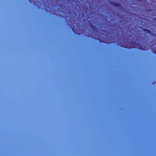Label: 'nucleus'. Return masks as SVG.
<instances>
[{
	"label": "nucleus",
	"instance_id": "obj_4",
	"mask_svg": "<svg viewBox=\"0 0 156 156\" xmlns=\"http://www.w3.org/2000/svg\"><path fill=\"white\" fill-rule=\"evenodd\" d=\"M90 27L94 32H97L98 30V28L92 25H90Z\"/></svg>",
	"mask_w": 156,
	"mask_h": 156
},
{
	"label": "nucleus",
	"instance_id": "obj_6",
	"mask_svg": "<svg viewBox=\"0 0 156 156\" xmlns=\"http://www.w3.org/2000/svg\"><path fill=\"white\" fill-rule=\"evenodd\" d=\"M143 30L144 31L145 33L148 34H151V32L150 30H147L146 28H143Z\"/></svg>",
	"mask_w": 156,
	"mask_h": 156
},
{
	"label": "nucleus",
	"instance_id": "obj_7",
	"mask_svg": "<svg viewBox=\"0 0 156 156\" xmlns=\"http://www.w3.org/2000/svg\"><path fill=\"white\" fill-rule=\"evenodd\" d=\"M151 50L154 53L156 54V47L154 49H151Z\"/></svg>",
	"mask_w": 156,
	"mask_h": 156
},
{
	"label": "nucleus",
	"instance_id": "obj_2",
	"mask_svg": "<svg viewBox=\"0 0 156 156\" xmlns=\"http://www.w3.org/2000/svg\"><path fill=\"white\" fill-rule=\"evenodd\" d=\"M79 24L78 23L76 24L77 27L75 28V27L73 25V27L72 26V31L74 32L75 34H77L79 35L81 33V31L80 30V28L78 27Z\"/></svg>",
	"mask_w": 156,
	"mask_h": 156
},
{
	"label": "nucleus",
	"instance_id": "obj_5",
	"mask_svg": "<svg viewBox=\"0 0 156 156\" xmlns=\"http://www.w3.org/2000/svg\"><path fill=\"white\" fill-rule=\"evenodd\" d=\"M111 4L113 5L114 6L116 7H120V6L119 5V4L118 3H116L115 2H111Z\"/></svg>",
	"mask_w": 156,
	"mask_h": 156
},
{
	"label": "nucleus",
	"instance_id": "obj_3",
	"mask_svg": "<svg viewBox=\"0 0 156 156\" xmlns=\"http://www.w3.org/2000/svg\"><path fill=\"white\" fill-rule=\"evenodd\" d=\"M29 2L31 3V2H33V4H34L35 5L37 6L38 8H39V6H40V5H39L40 2L38 1H35L34 0H28Z\"/></svg>",
	"mask_w": 156,
	"mask_h": 156
},
{
	"label": "nucleus",
	"instance_id": "obj_8",
	"mask_svg": "<svg viewBox=\"0 0 156 156\" xmlns=\"http://www.w3.org/2000/svg\"><path fill=\"white\" fill-rule=\"evenodd\" d=\"M44 3H43L44 6L45 8V10H46V11H47V9L46 8V7L45 6V5H45V4L46 3H44Z\"/></svg>",
	"mask_w": 156,
	"mask_h": 156
},
{
	"label": "nucleus",
	"instance_id": "obj_9",
	"mask_svg": "<svg viewBox=\"0 0 156 156\" xmlns=\"http://www.w3.org/2000/svg\"><path fill=\"white\" fill-rule=\"evenodd\" d=\"M156 83V82H153V83H152V84H155V83Z\"/></svg>",
	"mask_w": 156,
	"mask_h": 156
},
{
	"label": "nucleus",
	"instance_id": "obj_10",
	"mask_svg": "<svg viewBox=\"0 0 156 156\" xmlns=\"http://www.w3.org/2000/svg\"><path fill=\"white\" fill-rule=\"evenodd\" d=\"M154 36H156V34H155V35H154Z\"/></svg>",
	"mask_w": 156,
	"mask_h": 156
},
{
	"label": "nucleus",
	"instance_id": "obj_1",
	"mask_svg": "<svg viewBox=\"0 0 156 156\" xmlns=\"http://www.w3.org/2000/svg\"><path fill=\"white\" fill-rule=\"evenodd\" d=\"M118 45L121 47L130 49L131 48H137L139 49L144 50V48H143L142 47L140 46L139 44L136 43L133 41H130L128 44L126 42L122 41L121 42L118 41Z\"/></svg>",
	"mask_w": 156,
	"mask_h": 156
}]
</instances>
